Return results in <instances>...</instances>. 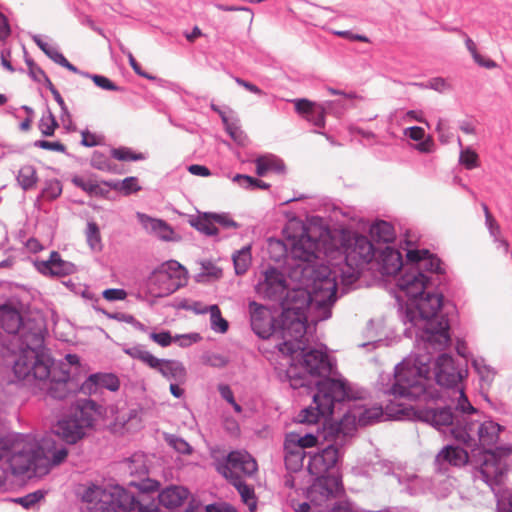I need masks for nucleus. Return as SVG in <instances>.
Returning a JSON list of instances; mask_svg holds the SVG:
<instances>
[{
	"mask_svg": "<svg viewBox=\"0 0 512 512\" xmlns=\"http://www.w3.org/2000/svg\"><path fill=\"white\" fill-rule=\"evenodd\" d=\"M91 166L100 171L118 173L117 165L105 154L95 151L91 157Z\"/></svg>",
	"mask_w": 512,
	"mask_h": 512,
	"instance_id": "37998d69",
	"label": "nucleus"
},
{
	"mask_svg": "<svg viewBox=\"0 0 512 512\" xmlns=\"http://www.w3.org/2000/svg\"><path fill=\"white\" fill-rule=\"evenodd\" d=\"M249 313L251 328L260 338L267 339L276 332L275 319L266 306L252 301Z\"/></svg>",
	"mask_w": 512,
	"mask_h": 512,
	"instance_id": "f3484780",
	"label": "nucleus"
},
{
	"mask_svg": "<svg viewBox=\"0 0 512 512\" xmlns=\"http://www.w3.org/2000/svg\"><path fill=\"white\" fill-rule=\"evenodd\" d=\"M38 181L36 168L33 165H23L17 174V182L20 187L27 191L35 187Z\"/></svg>",
	"mask_w": 512,
	"mask_h": 512,
	"instance_id": "c9c22d12",
	"label": "nucleus"
},
{
	"mask_svg": "<svg viewBox=\"0 0 512 512\" xmlns=\"http://www.w3.org/2000/svg\"><path fill=\"white\" fill-rule=\"evenodd\" d=\"M316 477V480L307 491V497L311 503L322 506L330 498L336 497L343 491L339 475L331 474Z\"/></svg>",
	"mask_w": 512,
	"mask_h": 512,
	"instance_id": "dca6fc26",
	"label": "nucleus"
},
{
	"mask_svg": "<svg viewBox=\"0 0 512 512\" xmlns=\"http://www.w3.org/2000/svg\"><path fill=\"white\" fill-rule=\"evenodd\" d=\"M34 146L37 148L57 152H64L66 149L65 146L59 141L51 142L46 140H37L34 142Z\"/></svg>",
	"mask_w": 512,
	"mask_h": 512,
	"instance_id": "0e129e2a",
	"label": "nucleus"
},
{
	"mask_svg": "<svg viewBox=\"0 0 512 512\" xmlns=\"http://www.w3.org/2000/svg\"><path fill=\"white\" fill-rule=\"evenodd\" d=\"M210 313V321H211V329L215 332L225 333L228 330V321L225 320L222 315L219 307L217 305L209 306Z\"/></svg>",
	"mask_w": 512,
	"mask_h": 512,
	"instance_id": "c03bdc74",
	"label": "nucleus"
},
{
	"mask_svg": "<svg viewBox=\"0 0 512 512\" xmlns=\"http://www.w3.org/2000/svg\"><path fill=\"white\" fill-rule=\"evenodd\" d=\"M82 500L88 503L89 512L134 511L136 505V495L118 485L105 489L91 484L83 492Z\"/></svg>",
	"mask_w": 512,
	"mask_h": 512,
	"instance_id": "9b49d317",
	"label": "nucleus"
},
{
	"mask_svg": "<svg viewBox=\"0 0 512 512\" xmlns=\"http://www.w3.org/2000/svg\"><path fill=\"white\" fill-rule=\"evenodd\" d=\"M503 430V426L492 420L467 421L465 416L460 419V424L458 423L452 430V436L456 441L471 448L472 452L478 451L475 479L482 480L496 494L501 491L507 477L506 457L512 454L511 444L491 449L497 444L500 432Z\"/></svg>",
	"mask_w": 512,
	"mask_h": 512,
	"instance_id": "0eeeda50",
	"label": "nucleus"
},
{
	"mask_svg": "<svg viewBox=\"0 0 512 512\" xmlns=\"http://www.w3.org/2000/svg\"><path fill=\"white\" fill-rule=\"evenodd\" d=\"M222 122L225 126V130L230 135V137L238 144L243 145L246 140V135L242 131L238 119L222 115Z\"/></svg>",
	"mask_w": 512,
	"mask_h": 512,
	"instance_id": "ea45409f",
	"label": "nucleus"
},
{
	"mask_svg": "<svg viewBox=\"0 0 512 512\" xmlns=\"http://www.w3.org/2000/svg\"><path fill=\"white\" fill-rule=\"evenodd\" d=\"M39 450L42 457L48 458L49 469L52 466L59 465L65 460L68 455V451L64 446L56 447L52 437H45L39 444Z\"/></svg>",
	"mask_w": 512,
	"mask_h": 512,
	"instance_id": "c85d7f7f",
	"label": "nucleus"
},
{
	"mask_svg": "<svg viewBox=\"0 0 512 512\" xmlns=\"http://www.w3.org/2000/svg\"><path fill=\"white\" fill-rule=\"evenodd\" d=\"M72 183L85 191L90 196H103L108 193V189L102 187L101 183L97 182L93 178H85L82 176H75L72 179Z\"/></svg>",
	"mask_w": 512,
	"mask_h": 512,
	"instance_id": "2f4dec72",
	"label": "nucleus"
},
{
	"mask_svg": "<svg viewBox=\"0 0 512 512\" xmlns=\"http://www.w3.org/2000/svg\"><path fill=\"white\" fill-rule=\"evenodd\" d=\"M404 134L414 141H421L424 138L425 131L422 127L412 126L406 128Z\"/></svg>",
	"mask_w": 512,
	"mask_h": 512,
	"instance_id": "774afa93",
	"label": "nucleus"
},
{
	"mask_svg": "<svg viewBox=\"0 0 512 512\" xmlns=\"http://www.w3.org/2000/svg\"><path fill=\"white\" fill-rule=\"evenodd\" d=\"M291 356V363L286 370V378L293 389L302 387H316L319 393V383L326 380H344L343 378H331L334 374L335 362L328 356L324 345L299 348L298 352Z\"/></svg>",
	"mask_w": 512,
	"mask_h": 512,
	"instance_id": "6e6552de",
	"label": "nucleus"
},
{
	"mask_svg": "<svg viewBox=\"0 0 512 512\" xmlns=\"http://www.w3.org/2000/svg\"><path fill=\"white\" fill-rule=\"evenodd\" d=\"M37 270L45 276H67L76 272V266L69 261L61 258L56 251L50 253L49 259L37 261L35 263Z\"/></svg>",
	"mask_w": 512,
	"mask_h": 512,
	"instance_id": "4be33fe9",
	"label": "nucleus"
},
{
	"mask_svg": "<svg viewBox=\"0 0 512 512\" xmlns=\"http://www.w3.org/2000/svg\"><path fill=\"white\" fill-rule=\"evenodd\" d=\"M472 365L483 381H491L493 379L494 372L483 359H474Z\"/></svg>",
	"mask_w": 512,
	"mask_h": 512,
	"instance_id": "4d7b16f0",
	"label": "nucleus"
},
{
	"mask_svg": "<svg viewBox=\"0 0 512 512\" xmlns=\"http://www.w3.org/2000/svg\"><path fill=\"white\" fill-rule=\"evenodd\" d=\"M329 434L333 436V443L329 444L327 447L318 450L315 453L308 454V463L307 469L310 474L314 476H327L328 473L333 470L339 460V450L338 446H343L344 444L336 443V436L334 425L330 427Z\"/></svg>",
	"mask_w": 512,
	"mask_h": 512,
	"instance_id": "2eb2a0df",
	"label": "nucleus"
},
{
	"mask_svg": "<svg viewBox=\"0 0 512 512\" xmlns=\"http://www.w3.org/2000/svg\"><path fill=\"white\" fill-rule=\"evenodd\" d=\"M293 103L296 112L317 127H324L326 110L331 109L332 105L335 104L345 108L341 100L327 101L324 104H318L308 99H294Z\"/></svg>",
	"mask_w": 512,
	"mask_h": 512,
	"instance_id": "a211bd4d",
	"label": "nucleus"
},
{
	"mask_svg": "<svg viewBox=\"0 0 512 512\" xmlns=\"http://www.w3.org/2000/svg\"><path fill=\"white\" fill-rule=\"evenodd\" d=\"M124 352L134 359H138L148 365L150 368L157 363V357L147 351L142 345H134L125 348Z\"/></svg>",
	"mask_w": 512,
	"mask_h": 512,
	"instance_id": "a19ab883",
	"label": "nucleus"
},
{
	"mask_svg": "<svg viewBox=\"0 0 512 512\" xmlns=\"http://www.w3.org/2000/svg\"><path fill=\"white\" fill-rule=\"evenodd\" d=\"M113 158L119 161H140L144 160L145 156L142 153H135L126 147L114 148L111 150Z\"/></svg>",
	"mask_w": 512,
	"mask_h": 512,
	"instance_id": "8fccbe9b",
	"label": "nucleus"
},
{
	"mask_svg": "<svg viewBox=\"0 0 512 512\" xmlns=\"http://www.w3.org/2000/svg\"><path fill=\"white\" fill-rule=\"evenodd\" d=\"M406 482V490L411 495L423 493L430 487L429 481L424 480L415 474L407 475Z\"/></svg>",
	"mask_w": 512,
	"mask_h": 512,
	"instance_id": "49530a36",
	"label": "nucleus"
},
{
	"mask_svg": "<svg viewBox=\"0 0 512 512\" xmlns=\"http://www.w3.org/2000/svg\"><path fill=\"white\" fill-rule=\"evenodd\" d=\"M58 123L50 110L44 114L39 121V129L44 136L54 135Z\"/></svg>",
	"mask_w": 512,
	"mask_h": 512,
	"instance_id": "603ef678",
	"label": "nucleus"
},
{
	"mask_svg": "<svg viewBox=\"0 0 512 512\" xmlns=\"http://www.w3.org/2000/svg\"><path fill=\"white\" fill-rule=\"evenodd\" d=\"M129 484L139 488L136 494L134 511L157 512L159 510L158 497L155 498L153 496V493L159 489V483L157 481L148 479L146 482L139 485L134 482H130Z\"/></svg>",
	"mask_w": 512,
	"mask_h": 512,
	"instance_id": "412c9836",
	"label": "nucleus"
},
{
	"mask_svg": "<svg viewBox=\"0 0 512 512\" xmlns=\"http://www.w3.org/2000/svg\"><path fill=\"white\" fill-rule=\"evenodd\" d=\"M431 363L430 350L425 353H412L395 366L394 382L384 386V391L400 399L417 398L419 403L413 411L415 418L430 424L437 430L450 427L452 433L464 416L467 421H474L472 416L476 413V409L467 399L462 386L452 391L457 395L455 412L449 406L438 405V401H441L444 396L437 388L428 385Z\"/></svg>",
	"mask_w": 512,
	"mask_h": 512,
	"instance_id": "20e7f679",
	"label": "nucleus"
},
{
	"mask_svg": "<svg viewBox=\"0 0 512 512\" xmlns=\"http://www.w3.org/2000/svg\"><path fill=\"white\" fill-rule=\"evenodd\" d=\"M140 189H141V187L139 186L138 179L136 177L130 176V177H126L125 179L121 180L120 193L125 196L136 193Z\"/></svg>",
	"mask_w": 512,
	"mask_h": 512,
	"instance_id": "13d9d810",
	"label": "nucleus"
},
{
	"mask_svg": "<svg viewBox=\"0 0 512 512\" xmlns=\"http://www.w3.org/2000/svg\"><path fill=\"white\" fill-rule=\"evenodd\" d=\"M465 365L457 362L448 354H441L434 363V378L436 383L447 390L461 387V382L467 374Z\"/></svg>",
	"mask_w": 512,
	"mask_h": 512,
	"instance_id": "4468645a",
	"label": "nucleus"
},
{
	"mask_svg": "<svg viewBox=\"0 0 512 512\" xmlns=\"http://www.w3.org/2000/svg\"><path fill=\"white\" fill-rule=\"evenodd\" d=\"M62 193V184L57 179H50L45 181L44 187L41 191V197L48 201L57 199Z\"/></svg>",
	"mask_w": 512,
	"mask_h": 512,
	"instance_id": "09e8293b",
	"label": "nucleus"
},
{
	"mask_svg": "<svg viewBox=\"0 0 512 512\" xmlns=\"http://www.w3.org/2000/svg\"><path fill=\"white\" fill-rule=\"evenodd\" d=\"M288 438V446L296 447L297 449L304 450L305 448H311L317 445L318 437L313 433H306L300 435L299 433L291 432L286 435Z\"/></svg>",
	"mask_w": 512,
	"mask_h": 512,
	"instance_id": "e433bc0d",
	"label": "nucleus"
},
{
	"mask_svg": "<svg viewBox=\"0 0 512 512\" xmlns=\"http://www.w3.org/2000/svg\"><path fill=\"white\" fill-rule=\"evenodd\" d=\"M158 270L167 273V276L169 275V278L177 284L181 282L182 287L187 283V270L175 260L167 261Z\"/></svg>",
	"mask_w": 512,
	"mask_h": 512,
	"instance_id": "473e14b6",
	"label": "nucleus"
},
{
	"mask_svg": "<svg viewBox=\"0 0 512 512\" xmlns=\"http://www.w3.org/2000/svg\"><path fill=\"white\" fill-rule=\"evenodd\" d=\"M294 238H298V236H288L286 243L281 240H270L269 249L271 251L276 250L279 252L278 257L275 258L277 261H279L282 256L286 255L289 250L292 259L297 262L291 267L290 271V277L297 282V285L290 288L285 275L273 267H270L261 273V276L255 285V291L259 296L272 301H277L281 307L283 301L289 297L293 289L303 287V285H301L300 282L292 275L293 270L303 263V260L293 257L291 253L290 243Z\"/></svg>",
	"mask_w": 512,
	"mask_h": 512,
	"instance_id": "9d476101",
	"label": "nucleus"
},
{
	"mask_svg": "<svg viewBox=\"0 0 512 512\" xmlns=\"http://www.w3.org/2000/svg\"><path fill=\"white\" fill-rule=\"evenodd\" d=\"M166 443L176 452L184 455H190L193 451L191 445L183 438L174 434H165Z\"/></svg>",
	"mask_w": 512,
	"mask_h": 512,
	"instance_id": "de8ad7c7",
	"label": "nucleus"
},
{
	"mask_svg": "<svg viewBox=\"0 0 512 512\" xmlns=\"http://www.w3.org/2000/svg\"><path fill=\"white\" fill-rule=\"evenodd\" d=\"M233 264L235 273L237 275H243L247 272L251 265V248L245 246L233 254Z\"/></svg>",
	"mask_w": 512,
	"mask_h": 512,
	"instance_id": "58836bf2",
	"label": "nucleus"
},
{
	"mask_svg": "<svg viewBox=\"0 0 512 512\" xmlns=\"http://www.w3.org/2000/svg\"><path fill=\"white\" fill-rule=\"evenodd\" d=\"M0 327L8 334L20 333V337H24L21 315L11 307L2 306L0 308Z\"/></svg>",
	"mask_w": 512,
	"mask_h": 512,
	"instance_id": "cd10ccee",
	"label": "nucleus"
},
{
	"mask_svg": "<svg viewBox=\"0 0 512 512\" xmlns=\"http://www.w3.org/2000/svg\"><path fill=\"white\" fill-rule=\"evenodd\" d=\"M459 162L468 170L477 168L479 166L478 154L470 147H466L460 151Z\"/></svg>",
	"mask_w": 512,
	"mask_h": 512,
	"instance_id": "3c124183",
	"label": "nucleus"
},
{
	"mask_svg": "<svg viewBox=\"0 0 512 512\" xmlns=\"http://www.w3.org/2000/svg\"><path fill=\"white\" fill-rule=\"evenodd\" d=\"M230 483L237 489L243 503L248 506L249 511L255 512L257 508V499L255 497L254 489L245 484L243 480H237Z\"/></svg>",
	"mask_w": 512,
	"mask_h": 512,
	"instance_id": "4c0bfd02",
	"label": "nucleus"
},
{
	"mask_svg": "<svg viewBox=\"0 0 512 512\" xmlns=\"http://www.w3.org/2000/svg\"><path fill=\"white\" fill-rule=\"evenodd\" d=\"M99 408L91 399L78 401L71 414L58 422L56 434L66 443H76L86 434L87 429L93 426L96 416L100 413Z\"/></svg>",
	"mask_w": 512,
	"mask_h": 512,
	"instance_id": "f8f14e48",
	"label": "nucleus"
},
{
	"mask_svg": "<svg viewBox=\"0 0 512 512\" xmlns=\"http://www.w3.org/2000/svg\"><path fill=\"white\" fill-rule=\"evenodd\" d=\"M210 213H206L204 219L200 220L197 229L205 233L206 235H217L218 228L215 226L213 220L209 217Z\"/></svg>",
	"mask_w": 512,
	"mask_h": 512,
	"instance_id": "680f3d73",
	"label": "nucleus"
},
{
	"mask_svg": "<svg viewBox=\"0 0 512 512\" xmlns=\"http://www.w3.org/2000/svg\"><path fill=\"white\" fill-rule=\"evenodd\" d=\"M484 213H485V223L489 230L490 236L493 237L494 242L498 244V247L503 248L504 252H508L509 244L508 242L501 238V229L499 224L493 218L486 204L482 205Z\"/></svg>",
	"mask_w": 512,
	"mask_h": 512,
	"instance_id": "72a5a7b5",
	"label": "nucleus"
},
{
	"mask_svg": "<svg viewBox=\"0 0 512 512\" xmlns=\"http://www.w3.org/2000/svg\"><path fill=\"white\" fill-rule=\"evenodd\" d=\"M284 452H285V464L288 469L298 470L303 466V461L305 458L304 450L297 449L296 447L288 446V438L285 437L284 441Z\"/></svg>",
	"mask_w": 512,
	"mask_h": 512,
	"instance_id": "f704fd0d",
	"label": "nucleus"
},
{
	"mask_svg": "<svg viewBox=\"0 0 512 512\" xmlns=\"http://www.w3.org/2000/svg\"><path fill=\"white\" fill-rule=\"evenodd\" d=\"M215 465L217 472L229 482L251 477L258 470L256 460L245 450L231 451L225 458L217 460Z\"/></svg>",
	"mask_w": 512,
	"mask_h": 512,
	"instance_id": "ddd939ff",
	"label": "nucleus"
},
{
	"mask_svg": "<svg viewBox=\"0 0 512 512\" xmlns=\"http://www.w3.org/2000/svg\"><path fill=\"white\" fill-rule=\"evenodd\" d=\"M426 88L435 90L439 93H444L450 91L452 89V85L442 77H435L427 82Z\"/></svg>",
	"mask_w": 512,
	"mask_h": 512,
	"instance_id": "052dcab7",
	"label": "nucleus"
},
{
	"mask_svg": "<svg viewBox=\"0 0 512 512\" xmlns=\"http://www.w3.org/2000/svg\"><path fill=\"white\" fill-rule=\"evenodd\" d=\"M120 50H121L122 53H124L127 56L131 68L134 70V72L137 75L142 76V77H144L146 79H153L152 76H150L149 74H147L144 71H142L140 65L137 63V61L134 58L133 54L128 49H126L123 45H121L120 46Z\"/></svg>",
	"mask_w": 512,
	"mask_h": 512,
	"instance_id": "e2e57ef3",
	"label": "nucleus"
},
{
	"mask_svg": "<svg viewBox=\"0 0 512 512\" xmlns=\"http://www.w3.org/2000/svg\"><path fill=\"white\" fill-rule=\"evenodd\" d=\"M149 337L151 340H153L162 347H167L172 342V336L168 331H163L160 333L152 332Z\"/></svg>",
	"mask_w": 512,
	"mask_h": 512,
	"instance_id": "69168bd1",
	"label": "nucleus"
},
{
	"mask_svg": "<svg viewBox=\"0 0 512 512\" xmlns=\"http://www.w3.org/2000/svg\"><path fill=\"white\" fill-rule=\"evenodd\" d=\"M167 273L156 270L150 278V290L156 297L168 296L180 289L181 282H174Z\"/></svg>",
	"mask_w": 512,
	"mask_h": 512,
	"instance_id": "a878e982",
	"label": "nucleus"
},
{
	"mask_svg": "<svg viewBox=\"0 0 512 512\" xmlns=\"http://www.w3.org/2000/svg\"><path fill=\"white\" fill-rule=\"evenodd\" d=\"M189 491L181 486H170L158 493V505L167 509L181 506L188 498Z\"/></svg>",
	"mask_w": 512,
	"mask_h": 512,
	"instance_id": "bb28decb",
	"label": "nucleus"
},
{
	"mask_svg": "<svg viewBox=\"0 0 512 512\" xmlns=\"http://www.w3.org/2000/svg\"><path fill=\"white\" fill-rule=\"evenodd\" d=\"M407 263L396 281L398 300L407 298L402 311L405 334L415 335L416 353L443 350L451 341L449 321L442 312L443 295L435 292V276L443 273L441 261L426 249L407 251Z\"/></svg>",
	"mask_w": 512,
	"mask_h": 512,
	"instance_id": "f257e3e1",
	"label": "nucleus"
},
{
	"mask_svg": "<svg viewBox=\"0 0 512 512\" xmlns=\"http://www.w3.org/2000/svg\"><path fill=\"white\" fill-rule=\"evenodd\" d=\"M151 368L157 370L169 381L184 383L186 380V369L184 365L177 360L157 358V363Z\"/></svg>",
	"mask_w": 512,
	"mask_h": 512,
	"instance_id": "393cba45",
	"label": "nucleus"
},
{
	"mask_svg": "<svg viewBox=\"0 0 512 512\" xmlns=\"http://www.w3.org/2000/svg\"><path fill=\"white\" fill-rule=\"evenodd\" d=\"M469 460L466 450L458 446L447 445L441 449L434 460L435 470L446 473L450 466L461 467Z\"/></svg>",
	"mask_w": 512,
	"mask_h": 512,
	"instance_id": "aec40b11",
	"label": "nucleus"
},
{
	"mask_svg": "<svg viewBox=\"0 0 512 512\" xmlns=\"http://www.w3.org/2000/svg\"><path fill=\"white\" fill-rule=\"evenodd\" d=\"M86 241L90 249L94 252H100L103 248L100 230L95 222L87 223Z\"/></svg>",
	"mask_w": 512,
	"mask_h": 512,
	"instance_id": "79ce46f5",
	"label": "nucleus"
},
{
	"mask_svg": "<svg viewBox=\"0 0 512 512\" xmlns=\"http://www.w3.org/2000/svg\"><path fill=\"white\" fill-rule=\"evenodd\" d=\"M136 216L142 227L160 240L176 241L178 239L173 228L166 221L152 218L141 212H137Z\"/></svg>",
	"mask_w": 512,
	"mask_h": 512,
	"instance_id": "5701e85b",
	"label": "nucleus"
},
{
	"mask_svg": "<svg viewBox=\"0 0 512 512\" xmlns=\"http://www.w3.org/2000/svg\"><path fill=\"white\" fill-rule=\"evenodd\" d=\"M303 287L295 288L282 303L281 334L283 342L279 350L294 355L307 344V322L317 323L331 317L332 306L337 300L333 279L315 280L304 273H292Z\"/></svg>",
	"mask_w": 512,
	"mask_h": 512,
	"instance_id": "39448f33",
	"label": "nucleus"
},
{
	"mask_svg": "<svg viewBox=\"0 0 512 512\" xmlns=\"http://www.w3.org/2000/svg\"><path fill=\"white\" fill-rule=\"evenodd\" d=\"M13 372L18 380L39 386L47 396L57 400L66 399L77 392L88 396L101 389L114 392L120 386L119 379L112 373H94L81 383L77 376H70L63 365L51 370L48 362L39 358L32 349L26 350L13 365Z\"/></svg>",
	"mask_w": 512,
	"mask_h": 512,
	"instance_id": "423d86ee",
	"label": "nucleus"
},
{
	"mask_svg": "<svg viewBox=\"0 0 512 512\" xmlns=\"http://www.w3.org/2000/svg\"><path fill=\"white\" fill-rule=\"evenodd\" d=\"M233 181L238 183L239 186H241L243 188L252 189V190H255V189L266 190V189H269V187H270V184H268L262 180L253 178L248 175H242V174L235 175L233 178Z\"/></svg>",
	"mask_w": 512,
	"mask_h": 512,
	"instance_id": "a18cd8bd",
	"label": "nucleus"
},
{
	"mask_svg": "<svg viewBox=\"0 0 512 512\" xmlns=\"http://www.w3.org/2000/svg\"><path fill=\"white\" fill-rule=\"evenodd\" d=\"M8 458L14 475L42 476L49 472L48 458L42 457L39 444L29 435H17L12 441L0 439V459Z\"/></svg>",
	"mask_w": 512,
	"mask_h": 512,
	"instance_id": "1a4fd4ad",
	"label": "nucleus"
},
{
	"mask_svg": "<svg viewBox=\"0 0 512 512\" xmlns=\"http://www.w3.org/2000/svg\"><path fill=\"white\" fill-rule=\"evenodd\" d=\"M290 244L293 257L303 260L295 274L304 273L315 280L333 279L335 294L339 283L343 287L354 284L375 257L371 241L354 232H343L340 246L332 247L324 246L302 228Z\"/></svg>",
	"mask_w": 512,
	"mask_h": 512,
	"instance_id": "7ed1b4c3",
	"label": "nucleus"
},
{
	"mask_svg": "<svg viewBox=\"0 0 512 512\" xmlns=\"http://www.w3.org/2000/svg\"><path fill=\"white\" fill-rule=\"evenodd\" d=\"M256 173L258 176H265L268 172L283 173L284 163L274 155L260 156L255 160Z\"/></svg>",
	"mask_w": 512,
	"mask_h": 512,
	"instance_id": "c756f323",
	"label": "nucleus"
},
{
	"mask_svg": "<svg viewBox=\"0 0 512 512\" xmlns=\"http://www.w3.org/2000/svg\"><path fill=\"white\" fill-rule=\"evenodd\" d=\"M127 470L131 475H145L147 473V467L144 463V456L140 454H134L127 463Z\"/></svg>",
	"mask_w": 512,
	"mask_h": 512,
	"instance_id": "864d4df0",
	"label": "nucleus"
},
{
	"mask_svg": "<svg viewBox=\"0 0 512 512\" xmlns=\"http://www.w3.org/2000/svg\"><path fill=\"white\" fill-rule=\"evenodd\" d=\"M92 81L94 82V84L103 89V90H107V91H122L123 89L119 86H117L114 82H112L109 78H107L106 76H103V75H98V74H95L93 77H92Z\"/></svg>",
	"mask_w": 512,
	"mask_h": 512,
	"instance_id": "bf43d9fd",
	"label": "nucleus"
},
{
	"mask_svg": "<svg viewBox=\"0 0 512 512\" xmlns=\"http://www.w3.org/2000/svg\"><path fill=\"white\" fill-rule=\"evenodd\" d=\"M44 495L45 493L43 491L37 490L23 497L16 498L13 501L20 504L22 507L29 509L42 500Z\"/></svg>",
	"mask_w": 512,
	"mask_h": 512,
	"instance_id": "5fc2aeb1",
	"label": "nucleus"
},
{
	"mask_svg": "<svg viewBox=\"0 0 512 512\" xmlns=\"http://www.w3.org/2000/svg\"><path fill=\"white\" fill-rule=\"evenodd\" d=\"M405 265L401 253L390 246L381 250L377 259V269L382 275H395L402 268L404 269Z\"/></svg>",
	"mask_w": 512,
	"mask_h": 512,
	"instance_id": "b1692460",
	"label": "nucleus"
},
{
	"mask_svg": "<svg viewBox=\"0 0 512 512\" xmlns=\"http://www.w3.org/2000/svg\"><path fill=\"white\" fill-rule=\"evenodd\" d=\"M394 379L395 373L393 377L381 374L379 378L380 391L389 397L384 410L381 406H368L364 402L366 392L352 388L346 380H326L319 383V393L314 394L312 403L298 413L296 421L302 424H317L322 419L330 417L335 409L346 408L343 417L334 424L336 443L346 444L355 435L357 425H371L380 420L384 413L392 419L415 417L413 411L416 410V406L410 405L409 402L417 401V398L400 399L384 391V386L393 384Z\"/></svg>",
	"mask_w": 512,
	"mask_h": 512,
	"instance_id": "f03ea898",
	"label": "nucleus"
},
{
	"mask_svg": "<svg viewBox=\"0 0 512 512\" xmlns=\"http://www.w3.org/2000/svg\"><path fill=\"white\" fill-rule=\"evenodd\" d=\"M370 235L378 242L384 243L392 242L396 237L392 224L384 220L377 221L371 225Z\"/></svg>",
	"mask_w": 512,
	"mask_h": 512,
	"instance_id": "7c9ffc66",
	"label": "nucleus"
},
{
	"mask_svg": "<svg viewBox=\"0 0 512 512\" xmlns=\"http://www.w3.org/2000/svg\"><path fill=\"white\" fill-rule=\"evenodd\" d=\"M209 217L214 224H218L225 229H237L239 227V224L228 213H210Z\"/></svg>",
	"mask_w": 512,
	"mask_h": 512,
	"instance_id": "6e6d98bb",
	"label": "nucleus"
},
{
	"mask_svg": "<svg viewBox=\"0 0 512 512\" xmlns=\"http://www.w3.org/2000/svg\"><path fill=\"white\" fill-rule=\"evenodd\" d=\"M42 343V338L40 333L34 332L29 336H25V339L23 341V344H25V348H22L20 353L18 354L17 358L14 361V364L19 360V358L23 355V353L28 350L32 349L36 352L37 356L41 359H45V361L48 362L50 369H54L56 367H59L61 365L64 366V369L66 371H69L70 376H74L72 374V370H78L79 369V357L76 354H67L65 356L66 362H60V363H54L50 357L47 355L41 354L37 351L36 347L40 346Z\"/></svg>",
	"mask_w": 512,
	"mask_h": 512,
	"instance_id": "6ab92c4d",
	"label": "nucleus"
},
{
	"mask_svg": "<svg viewBox=\"0 0 512 512\" xmlns=\"http://www.w3.org/2000/svg\"><path fill=\"white\" fill-rule=\"evenodd\" d=\"M127 296V293L123 289H106L103 292V297L108 301H116V300H124Z\"/></svg>",
	"mask_w": 512,
	"mask_h": 512,
	"instance_id": "338daca9",
	"label": "nucleus"
}]
</instances>
